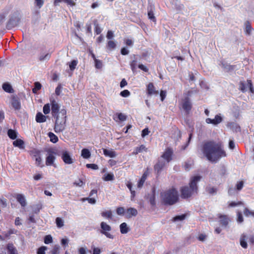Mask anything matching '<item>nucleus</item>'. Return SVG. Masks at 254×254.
I'll use <instances>...</instances> for the list:
<instances>
[{
  "label": "nucleus",
  "mask_w": 254,
  "mask_h": 254,
  "mask_svg": "<svg viewBox=\"0 0 254 254\" xmlns=\"http://www.w3.org/2000/svg\"><path fill=\"white\" fill-rule=\"evenodd\" d=\"M201 151L207 160L211 162H216L222 157L226 156L222 143L213 140L204 142L202 144Z\"/></svg>",
  "instance_id": "f257e3e1"
},
{
  "label": "nucleus",
  "mask_w": 254,
  "mask_h": 254,
  "mask_svg": "<svg viewBox=\"0 0 254 254\" xmlns=\"http://www.w3.org/2000/svg\"><path fill=\"white\" fill-rule=\"evenodd\" d=\"M199 176H195L190 178L189 186H184L180 189L181 196L182 198H189L193 194H197L198 187L197 184L201 180Z\"/></svg>",
  "instance_id": "f03ea898"
},
{
  "label": "nucleus",
  "mask_w": 254,
  "mask_h": 254,
  "mask_svg": "<svg viewBox=\"0 0 254 254\" xmlns=\"http://www.w3.org/2000/svg\"><path fill=\"white\" fill-rule=\"evenodd\" d=\"M161 200L165 205H172L179 200V195L177 190L172 187L161 193Z\"/></svg>",
  "instance_id": "7ed1b4c3"
},
{
  "label": "nucleus",
  "mask_w": 254,
  "mask_h": 254,
  "mask_svg": "<svg viewBox=\"0 0 254 254\" xmlns=\"http://www.w3.org/2000/svg\"><path fill=\"white\" fill-rule=\"evenodd\" d=\"M56 119L54 130L57 133L63 132L65 128L66 122V110L62 109L58 116L54 117Z\"/></svg>",
  "instance_id": "20e7f679"
},
{
  "label": "nucleus",
  "mask_w": 254,
  "mask_h": 254,
  "mask_svg": "<svg viewBox=\"0 0 254 254\" xmlns=\"http://www.w3.org/2000/svg\"><path fill=\"white\" fill-rule=\"evenodd\" d=\"M192 92L191 91H188L187 92V96L183 98L180 103L182 109L184 110L186 115H189L190 114L192 108V104L189 97V96H190Z\"/></svg>",
  "instance_id": "39448f33"
},
{
  "label": "nucleus",
  "mask_w": 254,
  "mask_h": 254,
  "mask_svg": "<svg viewBox=\"0 0 254 254\" xmlns=\"http://www.w3.org/2000/svg\"><path fill=\"white\" fill-rule=\"evenodd\" d=\"M58 155L61 156L62 159L65 164L70 165L73 163V159L67 150L61 151L60 153H58Z\"/></svg>",
  "instance_id": "423d86ee"
},
{
  "label": "nucleus",
  "mask_w": 254,
  "mask_h": 254,
  "mask_svg": "<svg viewBox=\"0 0 254 254\" xmlns=\"http://www.w3.org/2000/svg\"><path fill=\"white\" fill-rule=\"evenodd\" d=\"M100 225L102 229L101 233L108 238L113 239V236L108 232L111 230V226L104 222H101Z\"/></svg>",
  "instance_id": "0eeeda50"
},
{
  "label": "nucleus",
  "mask_w": 254,
  "mask_h": 254,
  "mask_svg": "<svg viewBox=\"0 0 254 254\" xmlns=\"http://www.w3.org/2000/svg\"><path fill=\"white\" fill-rule=\"evenodd\" d=\"M173 154V150L172 148L167 147L161 155V157L165 159L167 163H169L172 160Z\"/></svg>",
  "instance_id": "6e6552de"
},
{
  "label": "nucleus",
  "mask_w": 254,
  "mask_h": 254,
  "mask_svg": "<svg viewBox=\"0 0 254 254\" xmlns=\"http://www.w3.org/2000/svg\"><path fill=\"white\" fill-rule=\"evenodd\" d=\"M52 115L53 117L58 116L60 112V105L54 99L51 100Z\"/></svg>",
  "instance_id": "1a4fd4ad"
},
{
  "label": "nucleus",
  "mask_w": 254,
  "mask_h": 254,
  "mask_svg": "<svg viewBox=\"0 0 254 254\" xmlns=\"http://www.w3.org/2000/svg\"><path fill=\"white\" fill-rule=\"evenodd\" d=\"M218 218L219 219L220 224L224 227H227L228 225L229 222L231 221L230 218L227 215H223L221 214H218Z\"/></svg>",
  "instance_id": "9d476101"
},
{
  "label": "nucleus",
  "mask_w": 254,
  "mask_h": 254,
  "mask_svg": "<svg viewBox=\"0 0 254 254\" xmlns=\"http://www.w3.org/2000/svg\"><path fill=\"white\" fill-rule=\"evenodd\" d=\"M54 154L58 155V153L54 151L49 153L46 159V165L47 166H54V167H56L54 164L56 159Z\"/></svg>",
  "instance_id": "9b49d317"
},
{
  "label": "nucleus",
  "mask_w": 254,
  "mask_h": 254,
  "mask_svg": "<svg viewBox=\"0 0 254 254\" xmlns=\"http://www.w3.org/2000/svg\"><path fill=\"white\" fill-rule=\"evenodd\" d=\"M158 93V91L155 89V87L152 82H150L146 85V94L148 96H151L153 95H157Z\"/></svg>",
  "instance_id": "f8f14e48"
},
{
  "label": "nucleus",
  "mask_w": 254,
  "mask_h": 254,
  "mask_svg": "<svg viewBox=\"0 0 254 254\" xmlns=\"http://www.w3.org/2000/svg\"><path fill=\"white\" fill-rule=\"evenodd\" d=\"M11 104L15 110H19L21 108V103L19 98L17 96H13L11 99Z\"/></svg>",
  "instance_id": "ddd939ff"
},
{
  "label": "nucleus",
  "mask_w": 254,
  "mask_h": 254,
  "mask_svg": "<svg viewBox=\"0 0 254 254\" xmlns=\"http://www.w3.org/2000/svg\"><path fill=\"white\" fill-rule=\"evenodd\" d=\"M165 162L164 161L158 160L157 163L154 166V169L157 173V176H159L162 170L165 166Z\"/></svg>",
  "instance_id": "4468645a"
},
{
  "label": "nucleus",
  "mask_w": 254,
  "mask_h": 254,
  "mask_svg": "<svg viewBox=\"0 0 254 254\" xmlns=\"http://www.w3.org/2000/svg\"><path fill=\"white\" fill-rule=\"evenodd\" d=\"M223 119L220 115H216L214 119H211L210 118H207L205 122L207 124H211L214 125H217L222 122Z\"/></svg>",
  "instance_id": "2eb2a0df"
},
{
  "label": "nucleus",
  "mask_w": 254,
  "mask_h": 254,
  "mask_svg": "<svg viewBox=\"0 0 254 254\" xmlns=\"http://www.w3.org/2000/svg\"><path fill=\"white\" fill-rule=\"evenodd\" d=\"M138 214V211L136 209L133 207H129L126 211V217L130 218L132 217L136 216Z\"/></svg>",
  "instance_id": "dca6fc26"
},
{
  "label": "nucleus",
  "mask_w": 254,
  "mask_h": 254,
  "mask_svg": "<svg viewBox=\"0 0 254 254\" xmlns=\"http://www.w3.org/2000/svg\"><path fill=\"white\" fill-rule=\"evenodd\" d=\"M14 197L17 201L20 204L22 207H25L26 205V202L24 195L20 193L15 194Z\"/></svg>",
  "instance_id": "f3484780"
},
{
  "label": "nucleus",
  "mask_w": 254,
  "mask_h": 254,
  "mask_svg": "<svg viewBox=\"0 0 254 254\" xmlns=\"http://www.w3.org/2000/svg\"><path fill=\"white\" fill-rule=\"evenodd\" d=\"M221 65L228 72L234 70L236 67L235 65H231L224 61L221 62Z\"/></svg>",
  "instance_id": "a211bd4d"
},
{
  "label": "nucleus",
  "mask_w": 254,
  "mask_h": 254,
  "mask_svg": "<svg viewBox=\"0 0 254 254\" xmlns=\"http://www.w3.org/2000/svg\"><path fill=\"white\" fill-rule=\"evenodd\" d=\"M154 6L152 5H150L148 7V17L149 19L153 22L156 21V19L154 15Z\"/></svg>",
  "instance_id": "6ab92c4d"
},
{
  "label": "nucleus",
  "mask_w": 254,
  "mask_h": 254,
  "mask_svg": "<svg viewBox=\"0 0 254 254\" xmlns=\"http://www.w3.org/2000/svg\"><path fill=\"white\" fill-rule=\"evenodd\" d=\"M147 152L148 149L145 147V146L143 144H142L140 145L138 147H136L134 148L133 151L132 152V154L133 155H136L139 153L142 152Z\"/></svg>",
  "instance_id": "aec40b11"
},
{
  "label": "nucleus",
  "mask_w": 254,
  "mask_h": 254,
  "mask_svg": "<svg viewBox=\"0 0 254 254\" xmlns=\"http://www.w3.org/2000/svg\"><path fill=\"white\" fill-rule=\"evenodd\" d=\"M103 153L106 156H109L111 158L115 157L117 155V153L113 149L110 150L107 149H103Z\"/></svg>",
  "instance_id": "412c9836"
},
{
  "label": "nucleus",
  "mask_w": 254,
  "mask_h": 254,
  "mask_svg": "<svg viewBox=\"0 0 254 254\" xmlns=\"http://www.w3.org/2000/svg\"><path fill=\"white\" fill-rule=\"evenodd\" d=\"M8 251V254H18L17 250L13 244L12 243H8L6 247Z\"/></svg>",
  "instance_id": "4be33fe9"
},
{
  "label": "nucleus",
  "mask_w": 254,
  "mask_h": 254,
  "mask_svg": "<svg viewBox=\"0 0 254 254\" xmlns=\"http://www.w3.org/2000/svg\"><path fill=\"white\" fill-rule=\"evenodd\" d=\"M36 121L39 123H44L46 121V117L41 113L38 112L36 115Z\"/></svg>",
  "instance_id": "5701e85b"
},
{
  "label": "nucleus",
  "mask_w": 254,
  "mask_h": 254,
  "mask_svg": "<svg viewBox=\"0 0 254 254\" xmlns=\"http://www.w3.org/2000/svg\"><path fill=\"white\" fill-rule=\"evenodd\" d=\"M147 176H148V173L147 171L145 172L143 174L141 178H140V179L139 180V181L138 182V184H137L138 188H140L143 186L144 182H145V181L147 179Z\"/></svg>",
  "instance_id": "b1692460"
},
{
  "label": "nucleus",
  "mask_w": 254,
  "mask_h": 254,
  "mask_svg": "<svg viewBox=\"0 0 254 254\" xmlns=\"http://www.w3.org/2000/svg\"><path fill=\"white\" fill-rule=\"evenodd\" d=\"M13 146L17 147L20 149L24 148V142L23 140L21 139H17L13 142Z\"/></svg>",
  "instance_id": "393cba45"
},
{
  "label": "nucleus",
  "mask_w": 254,
  "mask_h": 254,
  "mask_svg": "<svg viewBox=\"0 0 254 254\" xmlns=\"http://www.w3.org/2000/svg\"><path fill=\"white\" fill-rule=\"evenodd\" d=\"M149 202L151 206H155L156 205L155 201V189L153 188L152 189V195L149 198Z\"/></svg>",
  "instance_id": "a878e982"
},
{
  "label": "nucleus",
  "mask_w": 254,
  "mask_h": 254,
  "mask_svg": "<svg viewBox=\"0 0 254 254\" xmlns=\"http://www.w3.org/2000/svg\"><path fill=\"white\" fill-rule=\"evenodd\" d=\"M120 228L121 233L123 234H127L129 230L127 223L125 222H123L120 225Z\"/></svg>",
  "instance_id": "bb28decb"
},
{
  "label": "nucleus",
  "mask_w": 254,
  "mask_h": 254,
  "mask_svg": "<svg viewBox=\"0 0 254 254\" xmlns=\"http://www.w3.org/2000/svg\"><path fill=\"white\" fill-rule=\"evenodd\" d=\"M64 2L67 4L73 6L74 5V3L72 0H55L54 2V5L56 6L59 4L60 2Z\"/></svg>",
  "instance_id": "cd10ccee"
},
{
  "label": "nucleus",
  "mask_w": 254,
  "mask_h": 254,
  "mask_svg": "<svg viewBox=\"0 0 254 254\" xmlns=\"http://www.w3.org/2000/svg\"><path fill=\"white\" fill-rule=\"evenodd\" d=\"M205 191L209 194H215L217 193V189L214 187L207 186L205 188Z\"/></svg>",
  "instance_id": "c85d7f7f"
},
{
  "label": "nucleus",
  "mask_w": 254,
  "mask_h": 254,
  "mask_svg": "<svg viewBox=\"0 0 254 254\" xmlns=\"http://www.w3.org/2000/svg\"><path fill=\"white\" fill-rule=\"evenodd\" d=\"M247 236L246 235L243 234L241 235L240 242V245L244 249H247L248 247L247 243L246 242Z\"/></svg>",
  "instance_id": "c756f323"
},
{
  "label": "nucleus",
  "mask_w": 254,
  "mask_h": 254,
  "mask_svg": "<svg viewBox=\"0 0 254 254\" xmlns=\"http://www.w3.org/2000/svg\"><path fill=\"white\" fill-rule=\"evenodd\" d=\"M7 135L11 139H15L17 136V132L13 129H9L7 131Z\"/></svg>",
  "instance_id": "7c9ffc66"
},
{
  "label": "nucleus",
  "mask_w": 254,
  "mask_h": 254,
  "mask_svg": "<svg viewBox=\"0 0 254 254\" xmlns=\"http://www.w3.org/2000/svg\"><path fill=\"white\" fill-rule=\"evenodd\" d=\"M51 57V54L50 53H47L46 54H40L39 57V60L41 62L44 61H48Z\"/></svg>",
  "instance_id": "2f4dec72"
},
{
  "label": "nucleus",
  "mask_w": 254,
  "mask_h": 254,
  "mask_svg": "<svg viewBox=\"0 0 254 254\" xmlns=\"http://www.w3.org/2000/svg\"><path fill=\"white\" fill-rule=\"evenodd\" d=\"M81 156L85 159H88L91 156V153L88 149L83 148L81 150Z\"/></svg>",
  "instance_id": "473e14b6"
},
{
  "label": "nucleus",
  "mask_w": 254,
  "mask_h": 254,
  "mask_svg": "<svg viewBox=\"0 0 254 254\" xmlns=\"http://www.w3.org/2000/svg\"><path fill=\"white\" fill-rule=\"evenodd\" d=\"M115 179V176L113 173H107L104 175L103 180L105 181H113Z\"/></svg>",
  "instance_id": "72a5a7b5"
},
{
  "label": "nucleus",
  "mask_w": 254,
  "mask_h": 254,
  "mask_svg": "<svg viewBox=\"0 0 254 254\" xmlns=\"http://www.w3.org/2000/svg\"><path fill=\"white\" fill-rule=\"evenodd\" d=\"M3 89L7 93H12L13 92V89H12L11 86L8 84L5 83L2 85Z\"/></svg>",
  "instance_id": "f704fd0d"
},
{
  "label": "nucleus",
  "mask_w": 254,
  "mask_h": 254,
  "mask_svg": "<svg viewBox=\"0 0 254 254\" xmlns=\"http://www.w3.org/2000/svg\"><path fill=\"white\" fill-rule=\"evenodd\" d=\"M48 136L50 138V141L53 143H55L59 140L58 136L52 132L48 133Z\"/></svg>",
  "instance_id": "c9c22d12"
},
{
  "label": "nucleus",
  "mask_w": 254,
  "mask_h": 254,
  "mask_svg": "<svg viewBox=\"0 0 254 254\" xmlns=\"http://www.w3.org/2000/svg\"><path fill=\"white\" fill-rule=\"evenodd\" d=\"M101 215L103 217H106L108 219H112V212L111 210H107V211H103L101 213Z\"/></svg>",
  "instance_id": "e433bc0d"
},
{
  "label": "nucleus",
  "mask_w": 254,
  "mask_h": 254,
  "mask_svg": "<svg viewBox=\"0 0 254 254\" xmlns=\"http://www.w3.org/2000/svg\"><path fill=\"white\" fill-rule=\"evenodd\" d=\"M116 47V43L112 40H110L108 42L107 44V49L111 50L115 49Z\"/></svg>",
  "instance_id": "4c0bfd02"
},
{
  "label": "nucleus",
  "mask_w": 254,
  "mask_h": 254,
  "mask_svg": "<svg viewBox=\"0 0 254 254\" xmlns=\"http://www.w3.org/2000/svg\"><path fill=\"white\" fill-rule=\"evenodd\" d=\"M34 156L35 157L36 165L37 166H40L42 162V159L41 156H40L39 152L36 151L35 152V154Z\"/></svg>",
  "instance_id": "58836bf2"
},
{
  "label": "nucleus",
  "mask_w": 254,
  "mask_h": 254,
  "mask_svg": "<svg viewBox=\"0 0 254 254\" xmlns=\"http://www.w3.org/2000/svg\"><path fill=\"white\" fill-rule=\"evenodd\" d=\"M244 214L247 217L252 216L254 217V211H251L247 207L245 208L244 210Z\"/></svg>",
  "instance_id": "ea45409f"
},
{
  "label": "nucleus",
  "mask_w": 254,
  "mask_h": 254,
  "mask_svg": "<svg viewBox=\"0 0 254 254\" xmlns=\"http://www.w3.org/2000/svg\"><path fill=\"white\" fill-rule=\"evenodd\" d=\"M126 211L125 209L123 207H119L116 209V213L119 215H124L126 216Z\"/></svg>",
  "instance_id": "a19ab883"
},
{
  "label": "nucleus",
  "mask_w": 254,
  "mask_h": 254,
  "mask_svg": "<svg viewBox=\"0 0 254 254\" xmlns=\"http://www.w3.org/2000/svg\"><path fill=\"white\" fill-rule=\"evenodd\" d=\"M77 64L78 61L77 60H72L69 64V66L70 70H74L75 69L76 66L77 65Z\"/></svg>",
  "instance_id": "79ce46f5"
},
{
  "label": "nucleus",
  "mask_w": 254,
  "mask_h": 254,
  "mask_svg": "<svg viewBox=\"0 0 254 254\" xmlns=\"http://www.w3.org/2000/svg\"><path fill=\"white\" fill-rule=\"evenodd\" d=\"M94 31L97 35L100 34L102 32V29L96 21L94 22Z\"/></svg>",
  "instance_id": "37998d69"
},
{
  "label": "nucleus",
  "mask_w": 254,
  "mask_h": 254,
  "mask_svg": "<svg viewBox=\"0 0 254 254\" xmlns=\"http://www.w3.org/2000/svg\"><path fill=\"white\" fill-rule=\"evenodd\" d=\"M14 19L10 18L9 19L6 24V28L7 29H11L14 26Z\"/></svg>",
  "instance_id": "c03bdc74"
},
{
  "label": "nucleus",
  "mask_w": 254,
  "mask_h": 254,
  "mask_svg": "<svg viewBox=\"0 0 254 254\" xmlns=\"http://www.w3.org/2000/svg\"><path fill=\"white\" fill-rule=\"evenodd\" d=\"M43 113L45 115H47L50 113V106L49 104H46L44 105L43 108Z\"/></svg>",
  "instance_id": "a18cd8bd"
},
{
  "label": "nucleus",
  "mask_w": 254,
  "mask_h": 254,
  "mask_svg": "<svg viewBox=\"0 0 254 254\" xmlns=\"http://www.w3.org/2000/svg\"><path fill=\"white\" fill-rule=\"evenodd\" d=\"M53 242V238L52 237L49 235H46L44 238V243L46 244H49Z\"/></svg>",
  "instance_id": "49530a36"
},
{
  "label": "nucleus",
  "mask_w": 254,
  "mask_h": 254,
  "mask_svg": "<svg viewBox=\"0 0 254 254\" xmlns=\"http://www.w3.org/2000/svg\"><path fill=\"white\" fill-rule=\"evenodd\" d=\"M186 216L187 215L185 214H182L181 215L176 216L175 217H174L173 218V220L174 221L183 220L186 218Z\"/></svg>",
  "instance_id": "de8ad7c7"
},
{
  "label": "nucleus",
  "mask_w": 254,
  "mask_h": 254,
  "mask_svg": "<svg viewBox=\"0 0 254 254\" xmlns=\"http://www.w3.org/2000/svg\"><path fill=\"white\" fill-rule=\"evenodd\" d=\"M95 62V67L97 69H101L103 66L102 62L99 60H96Z\"/></svg>",
  "instance_id": "09e8293b"
},
{
  "label": "nucleus",
  "mask_w": 254,
  "mask_h": 254,
  "mask_svg": "<svg viewBox=\"0 0 254 254\" xmlns=\"http://www.w3.org/2000/svg\"><path fill=\"white\" fill-rule=\"evenodd\" d=\"M244 205V203L241 201H239L237 202L232 201L229 204L228 206L230 207H235V206H236L238 205Z\"/></svg>",
  "instance_id": "8fccbe9b"
},
{
  "label": "nucleus",
  "mask_w": 254,
  "mask_h": 254,
  "mask_svg": "<svg viewBox=\"0 0 254 254\" xmlns=\"http://www.w3.org/2000/svg\"><path fill=\"white\" fill-rule=\"evenodd\" d=\"M120 95L123 97H127L130 95V92L127 89L121 91Z\"/></svg>",
  "instance_id": "3c124183"
},
{
  "label": "nucleus",
  "mask_w": 254,
  "mask_h": 254,
  "mask_svg": "<svg viewBox=\"0 0 254 254\" xmlns=\"http://www.w3.org/2000/svg\"><path fill=\"white\" fill-rule=\"evenodd\" d=\"M237 220L238 223H242L244 221L243 216L242 213L238 211L237 213Z\"/></svg>",
  "instance_id": "603ef678"
},
{
  "label": "nucleus",
  "mask_w": 254,
  "mask_h": 254,
  "mask_svg": "<svg viewBox=\"0 0 254 254\" xmlns=\"http://www.w3.org/2000/svg\"><path fill=\"white\" fill-rule=\"evenodd\" d=\"M17 232V230L14 229H10L7 233L4 234V236L5 237H8L12 234H16Z\"/></svg>",
  "instance_id": "864d4df0"
},
{
  "label": "nucleus",
  "mask_w": 254,
  "mask_h": 254,
  "mask_svg": "<svg viewBox=\"0 0 254 254\" xmlns=\"http://www.w3.org/2000/svg\"><path fill=\"white\" fill-rule=\"evenodd\" d=\"M46 250V247L42 246L37 250V254H45V251Z\"/></svg>",
  "instance_id": "5fc2aeb1"
},
{
  "label": "nucleus",
  "mask_w": 254,
  "mask_h": 254,
  "mask_svg": "<svg viewBox=\"0 0 254 254\" xmlns=\"http://www.w3.org/2000/svg\"><path fill=\"white\" fill-rule=\"evenodd\" d=\"M247 82H248V86L249 88L250 92L254 94V88L252 80H248Z\"/></svg>",
  "instance_id": "6e6d98bb"
},
{
  "label": "nucleus",
  "mask_w": 254,
  "mask_h": 254,
  "mask_svg": "<svg viewBox=\"0 0 254 254\" xmlns=\"http://www.w3.org/2000/svg\"><path fill=\"white\" fill-rule=\"evenodd\" d=\"M245 29H246V32L247 34H250L252 31V28L251 27V25L250 22L248 21H247L246 22Z\"/></svg>",
  "instance_id": "4d7b16f0"
},
{
  "label": "nucleus",
  "mask_w": 254,
  "mask_h": 254,
  "mask_svg": "<svg viewBox=\"0 0 254 254\" xmlns=\"http://www.w3.org/2000/svg\"><path fill=\"white\" fill-rule=\"evenodd\" d=\"M41 84L38 82H36L35 83V87L33 89V93H36L37 90H39L41 88Z\"/></svg>",
  "instance_id": "13d9d810"
},
{
  "label": "nucleus",
  "mask_w": 254,
  "mask_h": 254,
  "mask_svg": "<svg viewBox=\"0 0 254 254\" xmlns=\"http://www.w3.org/2000/svg\"><path fill=\"white\" fill-rule=\"evenodd\" d=\"M86 167L87 168H90L93 170H97L99 169L98 166L95 164H87Z\"/></svg>",
  "instance_id": "bf43d9fd"
},
{
  "label": "nucleus",
  "mask_w": 254,
  "mask_h": 254,
  "mask_svg": "<svg viewBox=\"0 0 254 254\" xmlns=\"http://www.w3.org/2000/svg\"><path fill=\"white\" fill-rule=\"evenodd\" d=\"M239 89L243 93L246 91L245 84L244 82L241 81L239 83Z\"/></svg>",
  "instance_id": "052dcab7"
},
{
  "label": "nucleus",
  "mask_w": 254,
  "mask_h": 254,
  "mask_svg": "<svg viewBox=\"0 0 254 254\" xmlns=\"http://www.w3.org/2000/svg\"><path fill=\"white\" fill-rule=\"evenodd\" d=\"M60 247L59 246L56 245L54 246L51 251L52 254H59Z\"/></svg>",
  "instance_id": "680f3d73"
},
{
  "label": "nucleus",
  "mask_w": 254,
  "mask_h": 254,
  "mask_svg": "<svg viewBox=\"0 0 254 254\" xmlns=\"http://www.w3.org/2000/svg\"><path fill=\"white\" fill-rule=\"evenodd\" d=\"M56 222L57 226L59 227H61L64 225L63 221H62V219L59 217H57L56 218Z\"/></svg>",
  "instance_id": "e2e57ef3"
},
{
  "label": "nucleus",
  "mask_w": 254,
  "mask_h": 254,
  "mask_svg": "<svg viewBox=\"0 0 254 254\" xmlns=\"http://www.w3.org/2000/svg\"><path fill=\"white\" fill-rule=\"evenodd\" d=\"M137 65V61L136 60H133L130 62V65L131 69L132 71H134L135 68Z\"/></svg>",
  "instance_id": "0e129e2a"
},
{
  "label": "nucleus",
  "mask_w": 254,
  "mask_h": 254,
  "mask_svg": "<svg viewBox=\"0 0 254 254\" xmlns=\"http://www.w3.org/2000/svg\"><path fill=\"white\" fill-rule=\"evenodd\" d=\"M244 186V182L243 181H240L237 183L236 185V189L238 190H240L242 189Z\"/></svg>",
  "instance_id": "69168bd1"
},
{
  "label": "nucleus",
  "mask_w": 254,
  "mask_h": 254,
  "mask_svg": "<svg viewBox=\"0 0 254 254\" xmlns=\"http://www.w3.org/2000/svg\"><path fill=\"white\" fill-rule=\"evenodd\" d=\"M118 118L121 121H125L127 119V117L122 113H119L118 114Z\"/></svg>",
  "instance_id": "338daca9"
},
{
  "label": "nucleus",
  "mask_w": 254,
  "mask_h": 254,
  "mask_svg": "<svg viewBox=\"0 0 254 254\" xmlns=\"http://www.w3.org/2000/svg\"><path fill=\"white\" fill-rule=\"evenodd\" d=\"M0 205L2 207H5L7 205L6 199L4 198H0Z\"/></svg>",
  "instance_id": "774afa93"
}]
</instances>
